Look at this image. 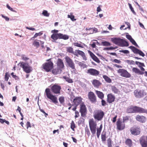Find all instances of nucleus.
Wrapping results in <instances>:
<instances>
[{
    "label": "nucleus",
    "mask_w": 147,
    "mask_h": 147,
    "mask_svg": "<svg viewBox=\"0 0 147 147\" xmlns=\"http://www.w3.org/2000/svg\"><path fill=\"white\" fill-rule=\"evenodd\" d=\"M101 45L105 46H109L111 45V44L109 42L104 41L102 42Z\"/></svg>",
    "instance_id": "nucleus-37"
},
{
    "label": "nucleus",
    "mask_w": 147,
    "mask_h": 147,
    "mask_svg": "<svg viewBox=\"0 0 147 147\" xmlns=\"http://www.w3.org/2000/svg\"><path fill=\"white\" fill-rule=\"evenodd\" d=\"M86 30L87 31H90V30H91L92 33H93L94 32V30L92 28H86Z\"/></svg>",
    "instance_id": "nucleus-58"
},
{
    "label": "nucleus",
    "mask_w": 147,
    "mask_h": 147,
    "mask_svg": "<svg viewBox=\"0 0 147 147\" xmlns=\"http://www.w3.org/2000/svg\"><path fill=\"white\" fill-rule=\"evenodd\" d=\"M1 16L3 18H4L6 21H8L9 20V18L8 17L5 16L3 15H2Z\"/></svg>",
    "instance_id": "nucleus-61"
},
{
    "label": "nucleus",
    "mask_w": 147,
    "mask_h": 147,
    "mask_svg": "<svg viewBox=\"0 0 147 147\" xmlns=\"http://www.w3.org/2000/svg\"><path fill=\"white\" fill-rule=\"evenodd\" d=\"M17 110L18 111H19V112L20 113V114L21 116H23V114L22 113L21 111V109L19 106H18V109H17Z\"/></svg>",
    "instance_id": "nucleus-57"
},
{
    "label": "nucleus",
    "mask_w": 147,
    "mask_h": 147,
    "mask_svg": "<svg viewBox=\"0 0 147 147\" xmlns=\"http://www.w3.org/2000/svg\"><path fill=\"white\" fill-rule=\"evenodd\" d=\"M80 112L82 116L84 117L86 115V108L85 105L83 104L80 105Z\"/></svg>",
    "instance_id": "nucleus-18"
},
{
    "label": "nucleus",
    "mask_w": 147,
    "mask_h": 147,
    "mask_svg": "<svg viewBox=\"0 0 147 147\" xmlns=\"http://www.w3.org/2000/svg\"><path fill=\"white\" fill-rule=\"evenodd\" d=\"M75 125L74 122L73 121H72L71 124V128L73 131H74L75 130L74 128H75Z\"/></svg>",
    "instance_id": "nucleus-46"
},
{
    "label": "nucleus",
    "mask_w": 147,
    "mask_h": 147,
    "mask_svg": "<svg viewBox=\"0 0 147 147\" xmlns=\"http://www.w3.org/2000/svg\"><path fill=\"white\" fill-rule=\"evenodd\" d=\"M0 122L1 123H3L4 122H5L8 125H9V123L8 121L1 118H0Z\"/></svg>",
    "instance_id": "nucleus-44"
},
{
    "label": "nucleus",
    "mask_w": 147,
    "mask_h": 147,
    "mask_svg": "<svg viewBox=\"0 0 147 147\" xmlns=\"http://www.w3.org/2000/svg\"><path fill=\"white\" fill-rule=\"evenodd\" d=\"M69 38V36L66 34L59 33V39H63L64 40H67Z\"/></svg>",
    "instance_id": "nucleus-30"
},
{
    "label": "nucleus",
    "mask_w": 147,
    "mask_h": 147,
    "mask_svg": "<svg viewBox=\"0 0 147 147\" xmlns=\"http://www.w3.org/2000/svg\"><path fill=\"white\" fill-rule=\"evenodd\" d=\"M103 78L105 79L106 82L110 83L111 82L112 80L111 79L106 75H103Z\"/></svg>",
    "instance_id": "nucleus-33"
},
{
    "label": "nucleus",
    "mask_w": 147,
    "mask_h": 147,
    "mask_svg": "<svg viewBox=\"0 0 147 147\" xmlns=\"http://www.w3.org/2000/svg\"><path fill=\"white\" fill-rule=\"evenodd\" d=\"M88 97L89 99L92 102L94 103L96 102V95L93 92H89L88 94Z\"/></svg>",
    "instance_id": "nucleus-16"
},
{
    "label": "nucleus",
    "mask_w": 147,
    "mask_h": 147,
    "mask_svg": "<svg viewBox=\"0 0 147 147\" xmlns=\"http://www.w3.org/2000/svg\"><path fill=\"white\" fill-rule=\"evenodd\" d=\"M126 38L129 40H131L132 38L131 36L129 35H126Z\"/></svg>",
    "instance_id": "nucleus-62"
},
{
    "label": "nucleus",
    "mask_w": 147,
    "mask_h": 147,
    "mask_svg": "<svg viewBox=\"0 0 147 147\" xmlns=\"http://www.w3.org/2000/svg\"><path fill=\"white\" fill-rule=\"evenodd\" d=\"M26 125L27 129H28L29 127H31L30 123L29 121L27 122L26 124Z\"/></svg>",
    "instance_id": "nucleus-56"
},
{
    "label": "nucleus",
    "mask_w": 147,
    "mask_h": 147,
    "mask_svg": "<svg viewBox=\"0 0 147 147\" xmlns=\"http://www.w3.org/2000/svg\"><path fill=\"white\" fill-rule=\"evenodd\" d=\"M33 45L36 47V48L40 46V44L39 42L35 40L33 43Z\"/></svg>",
    "instance_id": "nucleus-45"
},
{
    "label": "nucleus",
    "mask_w": 147,
    "mask_h": 147,
    "mask_svg": "<svg viewBox=\"0 0 147 147\" xmlns=\"http://www.w3.org/2000/svg\"><path fill=\"white\" fill-rule=\"evenodd\" d=\"M130 41L133 45H135L136 46H138L137 44L133 38H132L131 40H130Z\"/></svg>",
    "instance_id": "nucleus-50"
},
{
    "label": "nucleus",
    "mask_w": 147,
    "mask_h": 147,
    "mask_svg": "<svg viewBox=\"0 0 147 147\" xmlns=\"http://www.w3.org/2000/svg\"><path fill=\"white\" fill-rule=\"evenodd\" d=\"M104 116V112L101 109H98L94 111L93 116L95 120L99 121H101Z\"/></svg>",
    "instance_id": "nucleus-5"
},
{
    "label": "nucleus",
    "mask_w": 147,
    "mask_h": 147,
    "mask_svg": "<svg viewBox=\"0 0 147 147\" xmlns=\"http://www.w3.org/2000/svg\"><path fill=\"white\" fill-rule=\"evenodd\" d=\"M61 89V86L59 85L55 84L51 87V90L54 94H60Z\"/></svg>",
    "instance_id": "nucleus-14"
},
{
    "label": "nucleus",
    "mask_w": 147,
    "mask_h": 147,
    "mask_svg": "<svg viewBox=\"0 0 147 147\" xmlns=\"http://www.w3.org/2000/svg\"><path fill=\"white\" fill-rule=\"evenodd\" d=\"M136 119L137 121L142 123H145L146 121V117L143 115H138L136 116Z\"/></svg>",
    "instance_id": "nucleus-21"
},
{
    "label": "nucleus",
    "mask_w": 147,
    "mask_h": 147,
    "mask_svg": "<svg viewBox=\"0 0 147 147\" xmlns=\"http://www.w3.org/2000/svg\"><path fill=\"white\" fill-rule=\"evenodd\" d=\"M140 143L142 147H147V140L144 138H142L140 140Z\"/></svg>",
    "instance_id": "nucleus-25"
},
{
    "label": "nucleus",
    "mask_w": 147,
    "mask_h": 147,
    "mask_svg": "<svg viewBox=\"0 0 147 147\" xmlns=\"http://www.w3.org/2000/svg\"><path fill=\"white\" fill-rule=\"evenodd\" d=\"M43 34V32L42 31H40L38 33H36L34 35V36L32 37L31 39H32V38H35L37 37L38 36H40L42 35Z\"/></svg>",
    "instance_id": "nucleus-38"
},
{
    "label": "nucleus",
    "mask_w": 147,
    "mask_h": 147,
    "mask_svg": "<svg viewBox=\"0 0 147 147\" xmlns=\"http://www.w3.org/2000/svg\"><path fill=\"white\" fill-rule=\"evenodd\" d=\"M108 147H112V140L110 138L108 139L107 140Z\"/></svg>",
    "instance_id": "nucleus-36"
},
{
    "label": "nucleus",
    "mask_w": 147,
    "mask_h": 147,
    "mask_svg": "<svg viewBox=\"0 0 147 147\" xmlns=\"http://www.w3.org/2000/svg\"><path fill=\"white\" fill-rule=\"evenodd\" d=\"M59 69L58 68H53L52 69V73L54 75H56L59 74Z\"/></svg>",
    "instance_id": "nucleus-34"
},
{
    "label": "nucleus",
    "mask_w": 147,
    "mask_h": 147,
    "mask_svg": "<svg viewBox=\"0 0 147 147\" xmlns=\"http://www.w3.org/2000/svg\"><path fill=\"white\" fill-rule=\"evenodd\" d=\"M119 51L120 52L122 53L125 54H129V51L128 50H120Z\"/></svg>",
    "instance_id": "nucleus-51"
},
{
    "label": "nucleus",
    "mask_w": 147,
    "mask_h": 147,
    "mask_svg": "<svg viewBox=\"0 0 147 147\" xmlns=\"http://www.w3.org/2000/svg\"><path fill=\"white\" fill-rule=\"evenodd\" d=\"M67 51L69 53L73 54L76 57H78L79 55H80L83 59L86 61L87 60V58L86 57L85 54L84 52L80 50H76L75 52H74L73 48L71 47H68L66 48Z\"/></svg>",
    "instance_id": "nucleus-2"
},
{
    "label": "nucleus",
    "mask_w": 147,
    "mask_h": 147,
    "mask_svg": "<svg viewBox=\"0 0 147 147\" xmlns=\"http://www.w3.org/2000/svg\"><path fill=\"white\" fill-rule=\"evenodd\" d=\"M92 83L94 86L97 88H98L102 85V83L99 80L96 79L93 80Z\"/></svg>",
    "instance_id": "nucleus-19"
},
{
    "label": "nucleus",
    "mask_w": 147,
    "mask_h": 147,
    "mask_svg": "<svg viewBox=\"0 0 147 147\" xmlns=\"http://www.w3.org/2000/svg\"><path fill=\"white\" fill-rule=\"evenodd\" d=\"M117 72L120 74V75L122 77L126 78H129L131 77L130 74L125 69H119L117 70Z\"/></svg>",
    "instance_id": "nucleus-12"
},
{
    "label": "nucleus",
    "mask_w": 147,
    "mask_h": 147,
    "mask_svg": "<svg viewBox=\"0 0 147 147\" xmlns=\"http://www.w3.org/2000/svg\"><path fill=\"white\" fill-rule=\"evenodd\" d=\"M125 143L126 145L130 147H131L132 145V140L129 139H127L125 141Z\"/></svg>",
    "instance_id": "nucleus-32"
},
{
    "label": "nucleus",
    "mask_w": 147,
    "mask_h": 147,
    "mask_svg": "<svg viewBox=\"0 0 147 147\" xmlns=\"http://www.w3.org/2000/svg\"><path fill=\"white\" fill-rule=\"evenodd\" d=\"M20 64V66L23 69V71L26 73H29L32 71V68L28 63L21 61L19 63Z\"/></svg>",
    "instance_id": "nucleus-7"
},
{
    "label": "nucleus",
    "mask_w": 147,
    "mask_h": 147,
    "mask_svg": "<svg viewBox=\"0 0 147 147\" xmlns=\"http://www.w3.org/2000/svg\"><path fill=\"white\" fill-rule=\"evenodd\" d=\"M102 140L103 142L105 141L106 140V134L105 133L104 134H102L101 136Z\"/></svg>",
    "instance_id": "nucleus-42"
},
{
    "label": "nucleus",
    "mask_w": 147,
    "mask_h": 147,
    "mask_svg": "<svg viewBox=\"0 0 147 147\" xmlns=\"http://www.w3.org/2000/svg\"><path fill=\"white\" fill-rule=\"evenodd\" d=\"M129 48L131 49L132 51L134 53L138 54L140 55L143 57L145 56L144 53L142 51L136 48L135 47L133 46H131L129 47Z\"/></svg>",
    "instance_id": "nucleus-17"
},
{
    "label": "nucleus",
    "mask_w": 147,
    "mask_h": 147,
    "mask_svg": "<svg viewBox=\"0 0 147 147\" xmlns=\"http://www.w3.org/2000/svg\"><path fill=\"white\" fill-rule=\"evenodd\" d=\"M9 76V75L8 73H7V72L6 73H5V80L6 81H8Z\"/></svg>",
    "instance_id": "nucleus-48"
},
{
    "label": "nucleus",
    "mask_w": 147,
    "mask_h": 147,
    "mask_svg": "<svg viewBox=\"0 0 147 147\" xmlns=\"http://www.w3.org/2000/svg\"><path fill=\"white\" fill-rule=\"evenodd\" d=\"M51 59H49L46 60L47 62L43 63L42 65V68L46 72H48L51 71L53 67L54 64L51 61Z\"/></svg>",
    "instance_id": "nucleus-4"
},
{
    "label": "nucleus",
    "mask_w": 147,
    "mask_h": 147,
    "mask_svg": "<svg viewBox=\"0 0 147 147\" xmlns=\"http://www.w3.org/2000/svg\"><path fill=\"white\" fill-rule=\"evenodd\" d=\"M58 32V30H52L51 32L53 34L58 33L57 32Z\"/></svg>",
    "instance_id": "nucleus-63"
},
{
    "label": "nucleus",
    "mask_w": 147,
    "mask_h": 147,
    "mask_svg": "<svg viewBox=\"0 0 147 147\" xmlns=\"http://www.w3.org/2000/svg\"><path fill=\"white\" fill-rule=\"evenodd\" d=\"M125 62L127 63L128 65H134V61L132 60H126Z\"/></svg>",
    "instance_id": "nucleus-43"
},
{
    "label": "nucleus",
    "mask_w": 147,
    "mask_h": 147,
    "mask_svg": "<svg viewBox=\"0 0 147 147\" xmlns=\"http://www.w3.org/2000/svg\"><path fill=\"white\" fill-rule=\"evenodd\" d=\"M59 100L60 103L62 104H64V98L63 97L61 96L59 97Z\"/></svg>",
    "instance_id": "nucleus-40"
},
{
    "label": "nucleus",
    "mask_w": 147,
    "mask_h": 147,
    "mask_svg": "<svg viewBox=\"0 0 147 147\" xmlns=\"http://www.w3.org/2000/svg\"><path fill=\"white\" fill-rule=\"evenodd\" d=\"M88 51L91 57L94 61L97 62V63H99L100 62V60L90 50H88Z\"/></svg>",
    "instance_id": "nucleus-23"
},
{
    "label": "nucleus",
    "mask_w": 147,
    "mask_h": 147,
    "mask_svg": "<svg viewBox=\"0 0 147 147\" xmlns=\"http://www.w3.org/2000/svg\"><path fill=\"white\" fill-rule=\"evenodd\" d=\"M42 14L45 16L48 17L49 16V14L48 13L47 11L44 10L42 13Z\"/></svg>",
    "instance_id": "nucleus-47"
},
{
    "label": "nucleus",
    "mask_w": 147,
    "mask_h": 147,
    "mask_svg": "<svg viewBox=\"0 0 147 147\" xmlns=\"http://www.w3.org/2000/svg\"><path fill=\"white\" fill-rule=\"evenodd\" d=\"M86 73L89 75L93 76H97L100 75L99 71L96 69L93 68H90L88 69Z\"/></svg>",
    "instance_id": "nucleus-11"
},
{
    "label": "nucleus",
    "mask_w": 147,
    "mask_h": 147,
    "mask_svg": "<svg viewBox=\"0 0 147 147\" xmlns=\"http://www.w3.org/2000/svg\"><path fill=\"white\" fill-rule=\"evenodd\" d=\"M65 59L67 66L74 70H76L75 64L73 60L68 56H66Z\"/></svg>",
    "instance_id": "nucleus-8"
},
{
    "label": "nucleus",
    "mask_w": 147,
    "mask_h": 147,
    "mask_svg": "<svg viewBox=\"0 0 147 147\" xmlns=\"http://www.w3.org/2000/svg\"><path fill=\"white\" fill-rule=\"evenodd\" d=\"M45 93L47 97L51 100L53 103H57L58 102L57 98L51 94L50 90L49 88H47L45 89Z\"/></svg>",
    "instance_id": "nucleus-9"
},
{
    "label": "nucleus",
    "mask_w": 147,
    "mask_h": 147,
    "mask_svg": "<svg viewBox=\"0 0 147 147\" xmlns=\"http://www.w3.org/2000/svg\"><path fill=\"white\" fill-rule=\"evenodd\" d=\"M117 128L119 130H122L125 128V123L124 121H122L119 119L116 123Z\"/></svg>",
    "instance_id": "nucleus-15"
},
{
    "label": "nucleus",
    "mask_w": 147,
    "mask_h": 147,
    "mask_svg": "<svg viewBox=\"0 0 147 147\" xmlns=\"http://www.w3.org/2000/svg\"><path fill=\"white\" fill-rule=\"evenodd\" d=\"M135 63L136 65H138V67H139L142 66H145V65L143 63H141L140 62L136 61Z\"/></svg>",
    "instance_id": "nucleus-41"
},
{
    "label": "nucleus",
    "mask_w": 147,
    "mask_h": 147,
    "mask_svg": "<svg viewBox=\"0 0 147 147\" xmlns=\"http://www.w3.org/2000/svg\"><path fill=\"white\" fill-rule=\"evenodd\" d=\"M107 97V101L109 103H111L115 101V96L112 93L108 94Z\"/></svg>",
    "instance_id": "nucleus-20"
},
{
    "label": "nucleus",
    "mask_w": 147,
    "mask_h": 147,
    "mask_svg": "<svg viewBox=\"0 0 147 147\" xmlns=\"http://www.w3.org/2000/svg\"><path fill=\"white\" fill-rule=\"evenodd\" d=\"M132 71L133 72H134L135 73L140 75L143 74L144 73L143 72L141 71L139 69L136 67H133L132 69Z\"/></svg>",
    "instance_id": "nucleus-29"
},
{
    "label": "nucleus",
    "mask_w": 147,
    "mask_h": 147,
    "mask_svg": "<svg viewBox=\"0 0 147 147\" xmlns=\"http://www.w3.org/2000/svg\"><path fill=\"white\" fill-rule=\"evenodd\" d=\"M112 91L115 94H118L120 92L119 90L114 86H112L111 87Z\"/></svg>",
    "instance_id": "nucleus-31"
},
{
    "label": "nucleus",
    "mask_w": 147,
    "mask_h": 147,
    "mask_svg": "<svg viewBox=\"0 0 147 147\" xmlns=\"http://www.w3.org/2000/svg\"><path fill=\"white\" fill-rule=\"evenodd\" d=\"M82 98L81 97H76L74 100L73 102L76 106L78 105L82 102Z\"/></svg>",
    "instance_id": "nucleus-24"
},
{
    "label": "nucleus",
    "mask_w": 147,
    "mask_h": 147,
    "mask_svg": "<svg viewBox=\"0 0 147 147\" xmlns=\"http://www.w3.org/2000/svg\"><path fill=\"white\" fill-rule=\"evenodd\" d=\"M95 92L98 98L102 99L104 97V94L102 92L100 91L96 90Z\"/></svg>",
    "instance_id": "nucleus-28"
},
{
    "label": "nucleus",
    "mask_w": 147,
    "mask_h": 147,
    "mask_svg": "<svg viewBox=\"0 0 147 147\" xmlns=\"http://www.w3.org/2000/svg\"><path fill=\"white\" fill-rule=\"evenodd\" d=\"M112 62H115L119 64H120L121 63V61L117 59H114L112 61Z\"/></svg>",
    "instance_id": "nucleus-54"
},
{
    "label": "nucleus",
    "mask_w": 147,
    "mask_h": 147,
    "mask_svg": "<svg viewBox=\"0 0 147 147\" xmlns=\"http://www.w3.org/2000/svg\"><path fill=\"white\" fill-rule=\"evenodd\" d=\"M128 113H147V110L142 107L135 106L130 107L127 109Z\"/></svg>",
    "instance_id": "nucleus-3"
},
{
    "label": "nucleus",
    "mask_w": 147,
    "mask_h": 147,
    "mask_svg": "<svg viewBox=\"0 0 147 147\" xmlns=\"http://www.w3.org/2000/svg\"><path fill=\"white\" fill-rule=\"evenodd\" d=\"M67 18H70L71 20L73 21H76V19H75L74 16L72 13H70V15H67Z\"/></svg>",
    "instance_id": "nucleus-35"
},
{
    "label": "nucleus",
    "mask_w": 147,
    "mask_h": 147,
    "mask_svg": "<svg viewBox=\"0 0 147 147\" xmlns=\"http://www.w3.org/2000/svg\"><path fill=\"white\" fill-rule=\"evenodd\" d=\"M112 41L115 45L119 46L127 47L129 46V44L127 41L119 38H113Z\"/></svg>",
    "instance_id": "nucleus-6"
},
{
    "label": "nucleus",
    "mask_w": 147,
    "mask_h": 147,
    "mask_svg": "<svg viewBox=\"0 0 147 147\" xmlns=\"http://www.w3.org/2000/svg\"><path fill=\"white\" fill-rule=\"evenodd\" d=\"M134 95L137 98H140L143 97L146 95V93L144 92V91L136 90L134 92Z\"/></svg>",
    "instance_id": "nucleus-13"
},
{
    "label": "nucleus",
    "mask_w": 147,
    "mask_h": 147,
    "mask_svg": "<svg viewBox=\"0 0 147 147\" xmlns=\"http://www.w3.org/2000/svg\"><path fill=\"white\" fill-rule=\"evenodd\" d=\"M57 67L59 69H63L64 67V65L62 59H58L57 63Z\"/></svg>",
    "instance_id": "nucleus-22"
},
{
    "label": "nucleus",
    "mask_w": 147,
    "mask_h": 147,
    "mask_svg": "<svg viewBox=\"0 0 147 147\" xmlns=\"http://www.w3.org/2000/svg\"><path fill=\"white\" fill-rule=\"evenodd\" d=\"M88 122L90 129L92 135L93 136L95 134L96 129V135L97 137L98 138L102 127V125L101 124L99 128H97L96 122L93 118L89 119Z\"/></svg>",
    "instance_id": "nucleus-1"
},
{
    "label": "nucleus",
    "mask_w": 147,
    "mask_h": 147,
    "mask_svg": "<svg viewBox=\"0 0 147 147\" xmlns=\"http://www.w3.org/2000/svg\"><path fill=\"white\" fill-rule=\"evenodd\" d=\"M63 78L65 80L69 83H72L73 82L72 80L69 78L67 77L66 76H63Z\"/></svg>",
    "instance_id": "nucleus-39"
},
{
    "label": "nucleus",
    "mask_w": 147,
    "mask_h": 147,
    "mask_svg": "<svg viewBox=\"0 0 147 147\" xmlns=\"http://www.w3.org/2000/svg\"><path fill=\"white\" fill-rule=\"evenodd\" d=\"M73 45L74 46L81 48H83L84 47V46L86 45L82 43L81 42H80V43H79L78 42H74L73 43Z\"/></svg>",
    "instance_id": "nucleus-27"
},
{
    "label": "nucleus",
    "mask_w": 147,
    "mask_h": 147,
    "mask_svg": "<svg viewBox=\"0 0 147 147\" xmlns=\"http://www.w3.org/2000/svg\"><path fill=\"white\" fill-rule=\"evenodd\" d=\"M101 104L103 106H105L106 105V101L104 100H103V99L101 100Z\"/></svg>",
    "instance_id": "nucleus-59"
},
{
    "label": "nucleus",
    "mask_w": 147,
    "mask_h": 147,
    "mask_svg": "<svg viewBox=\"0 0 147 147\" xmlns=\"http://www.w3.org/2000/svg\"><path fill=\"white\" fill-rule=\"evenodd\" d=\"M51 38L54 41L59 39V33L53 34L51 36Z\"/></svg>",
    "instance_id": "nucleus-26"
},
{
    "label": "nucleus",
    "mask_w": 147,
    "mask_h": 147,
    "mask_svg": "<svg viewBox=\"0 0 147 147\" xmlns=\"http://www.w3.org/2000/svg\"><path fill=\"white\" fill-rule=\"evenodd\" d=\"M117 117V115H115V116L113 118V119L112 120L113 122L115 123L116 121Z\"/></svg>",
    "instance_id": "nucleus-60"
},
{
    "label": "nucleus",
    "mask_w": 147,
    "mask_h": 147,
    "mask_svg": "<svg viewBox=\"0 0 147 147\" xmlns=\"http://www.w3.org/2000/svg\"><path fill=\"white\" fill-rule=\"evenodd\" d=\"M140 128L138 126H134L131 127L130 130L131 134L137 136L140 134Z\"/></svg>",
    "instance_id": "nucleus-10"
},
{
    "label": "nucleus",
    "mask_w": 147,
    "mask_h": 147,
    "mask_svg": "<svg viewBox=\"0 0 147 147\" xmlns=\"http://www.w3.org/2000/svg\"><path fill=\"white\" fill-rule=\"evenodd\" d=\"M128 5H129V8H130V9H131V11L133 12V13H135V11H134V9L132 7L131 4H130V3H129Z\"/></svg>",
    "instance_id": "nucleus-52"
},
{
    "label": "nucleus",
    "mask_w": 147,
    "mask_h": 147,
    "mask_svg": "<svg viewBox=\"0 0 147 147\" xmlns=\"http://www.w3.org/2000/svg\"><path fill=\"white\" fill-rule=\"evenodd\" d=\"M129 119V116H127L124 117V118L123 119V120L124 121H127Z\"/></svg>",
    "instance_id": "nucleus-64"
},
{
    "label": "nucleus",
    "mask_w": 147,
    "mask_h": 147,
    "mask_svg": "<svg viewBox=\"0 0 147 147\" xmlns=\"http://www.w3.org/2000/svg\"><path fill=\"white\" fill-rule=\"evenodd\" d=\"M22 59L24 61H26L29 59L28 58L26 57L25 55H22Z\"/></svg>",
    "instance_id": "nucleus-55"
},
{
    "label": "nucleus",
    "mask_w": 147,
    "mask_h": 147,
    "mask_svg": "<svg viewBox=\"0 0 147 147\" xmlns=\"http://www.w3.org/2000/svg\"><path fill=\"white\" fill-rule=\"evenodd\" d=\"M6 6L8 9L14 12H16V11L15 10H14L8 4H7Z\"/></svg>",
    "instance_id": "nucleus-53"
},
{
    "label": "nucleus",
    "mask_w": 147,
    "mask_h": 147,
    "mask_svg": "<svg viewBox=\"0 0 147 147\" xmlns=\"http://www.w3.org/2000/svg\"><path fill=\"white\" fill-rule=\"evenodd\" d=\"M85 132L89 137L90 135V133L89 129L88 128H85Z\"/></svg>",
    "instance_id": "nucleus-49"
}]
</instances>
